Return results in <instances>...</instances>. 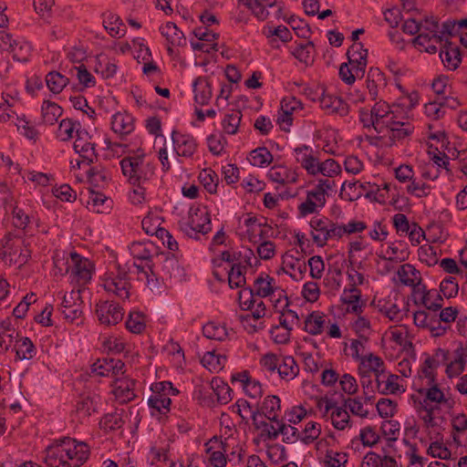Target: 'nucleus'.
<instances>
[{
	"mask_svg": "<svg viewBox=\"0 0 467 467\" xmlns=\"http://www.w3.org/2000/svg\"><path fill=\"white\" fill-rule=\"evenodd\" d=\"M89 446L70 437L55 440L45 450L48 467H81L89 458Z\"/></svg>",
	"mask_w": 467,
	"mask_h": 467,
	"instance_id": "f257e3e1",
	"label": "nucleus"
},
{
	"mask_svg": "<svg viewBox=\"0 0 467 467\" xmlns=\"http://www.w3.org/2000/svg\"><path fill=\"white\" fill-rule=\"evenodd\" d=\"M128 155L120 161V169L127 182L132 186H141L150 181L155 175L156 166L149 159L142 148L128 150Z\"/></svg>",
	"mask_w": 467,
	"mask_h": 467,
	"instance_id": "f03ea898",
	"label": "nucleus"
},
{
	"mask_svg": "<svg viewBox=\"0 0 467 467\" xmlns=\"http://www.w3.org/2000/svg\"><path fill=\"white\" fill-rule=\"evenodd\" d=\"M101 285L110 296L121 300H129L133 288L129 271L118 263L100 277Z\"/></svg>",
	"mask_w": 467,
	"mask_h": 467,
	"instance_id": "7ed1b4c3",
	"label": "nucleus"
},
{
	"mask_svg": "<svg viewBox=\"0 0 467 467\" xmlns=\"http://www.w3.org/2000/svg\"><path fill=\"white\" fill-rule=\"evenodd\" d=\"M259 365L269 377L277 374L280 379L289 382L299 374L300 368L292 356H282L268 352L260 358Z\"/></svg>",
	"mask_w": 467,
	"mask_h": 467,
	"instance_id": "20e7f679",
	"label": "nucleus"
},
{
	"mask_svg": "<svg viewBox=\"0 0 467 467\" xmlns=\"http://www.w3.org/2000/svg\"><path fill=\"white\" fill-rule=\"evenodd\" d=\"M387 119L388 122L385 124L386 127L382 133L374 138L382 145L391 147L413 134L415 127L409 121L408 117H398L390 109Z\"/></svg>",
	"mask_w": 467,
	"mask_h": 467,
	"instance_id": "39448f33",
	"label": "nucleus"
},
{
	"mask_svg": "<svg viewBox=\"0 0 467 467\" xmlns=\"http://www.w3.org/2000/svg\"><path fill=\"white\" fill-rule=\"evenodd\" d=\"M151 395L148 399V406L151 416H167L171 411V399L179 395L180 391L171 381L155 382L150 387Z\"/></svg>",
	"mask_w": 467,
	"mask_h": 467,
	"instance_id": "423d86ee",
	"label": "nucleus"
},
{
	"mask_svg": "<svg viewBox=\"0 0 467 467\" xmlns=\"http://www.w3.org/2000/svg\"><path fill=\"white\" fill-rule=\"evenodd\" d=\"M390 109V106L380 99L375 102L371 109L360 108L358 109V120L365 130H370L373 129L379 135L386 127L385 124L388 122L387 119Z\"/></svg>",
	"mask_w": 467,
	"mask_h": 467,
	"instance_id": "0eeeda50",
	"label": "nucleus"
},
{
	"mask_svg": "<svg viewBox=\"0 0 467 467\" xmlns=\"http://www.w3.org/2000/svg\"><path fill=\"white\" fill-rule=\"evenodd\" d=\"M415 390L419 394L415 395L417 402L426 405L435 403L436 406L443 405L450 410L454 407L455 401L451 398H446L437 381L428 385L420 384Z\"/></svg>",
	"mask_w": 467,
	"mask_h": 467,
	"instance_id": "6e6552de",
	"label": "nucleus"
},
{
	"mask_svg": "<svg viewBox=\"0 0 467 467\" xmlns=\"http://www.w3.org/2000/svg\"><path fill=\"white\" fill-rule=\"evenodd\" d=\"M124 313L123 307L113 300H100L95 305V314L99 324L107 327L119 324Z\"/></svg>",
	"mask_w": 467,
	"mask_h": 467,
	"instance_id": "1a4fd4ad",
	"label": "nucleus"
},
{
	"mask_svg": "<svg viewBox=\"0 0 467 467\" xmlns=\"http://www.w3.org/2000/svg\"><path fill=\"white\" fill-rule=\"evenodd\" d=\"M71 258V276L78 285H85L92 278L95 271V265L92 261L86 258L77 252L70 254Z\"/></svg>",
	"mask_w": 467,
	"mask_h": 467,
	"instance_id": "9d476101",
	"label": "nucleus"
},
{
	"mask_svg": "<svg viewBox=\"0 0 467 467\" xmlns=\"http://www.w3.org/2000/svg\"><path fill=\"white\" fill-rule=\"evenodd\" d=\"M317 406L320 410L324 409V414L330 411L331 423L335 429L344 431L351 427L350 416L347 408L337 406V403L329 399L318 400Z\"/></svg>",
	"mask_w": 467,
	"mask_h": 467,
	"instance_id": "9b49d317",
	"label": "nucleus"
},
{
	"mask_svg": "<svg viewBox=\"0 0 467 467\" xmlns=\"http://www.w3.org/2000/svg\"><path fill=\"white\" fill-rule=\"evenodd\" d=\"M205 452L209 455V462L213 467H225L227 463L226 452L230 450V441H223L217 436L211 438L205 444Z\"/></svg>",
	"mask_w": 467,
	"mask_h": 467,
	"instance_id": "f8f14e48",
	"label": "nucleus"
},
{
	"mask_svg": "<svg viewBox=\"0 0 467 467\" xmlns=\"http://www.w3.org/2000/svg\"><path fill=\"white\" fill-rule=\"evenodd\" d=\"M341 309L346 314L360 315L366 307V302L361 298L358 288L345 287L340 296Z\"/></svg>",
	"mask_w": 467,
	"mask_h": 467,
	"instance_id": "ddd939ff",
	"label": "nucleus"
},
{
	"mask_svg": "<svg viewBox=\"0 0 467 467\" xmlns=\"http://www.w3.org/2000/svg\"><path fill=\"white\" fill-rule=\"evenodd\" d=\"M347 57L349 67L358 78L365 75L368 64V49L364 48L362 43H353L347 51Z\"/></svg>",
	"mask_w": 467,
	"mask_h": 467,
	"instance_id": "4468645a",
	"label": "nucleus"
},
{
	"mask_svg": "<svg viewBox=\"0 0 467 467\" xmlns=\"http://www.w3.org/2000/svg\"><path fill=\"white\" fill-rule=\"evenodd\" d=\"M320 108L328 115H337L345 117L349 112L348 104L339 96L326 93L321 88V99L319 102Z\"/></svg>",
	"mask_w": 467,
	"mask_h": 467,
	"instance_id": "2eb2a0df",
	"label": "nucleus"
},
{
	"mask_svg": "<svg viewBox=\"0 0 467 467\" xmlns=\"http://www.w3.org/2000/svg\"><path fill=\"white\" fill-rule=\"evenodd\" d=\"M171 140L178 156L192 158L197 150L196 139L189 133H182L174 130L171 132Z\"/></svg>",
	"mask_w": 467,
	"mask_h": 467,
	"instance_id": "dca6fc26",
	"label": "nucleus"
},
{
	"mask_svg": "<svg viewBox=\"0 0 467 467\" xmlns=\"http://www.w3.org/2000/svg\"><path fill=\"white\" fill-rule=\"evenodd\" d=\"M125 363L112 358H99L91 365V372L99 377H113L124 373Z\"/></svg>",
	"mask_w": 467,
	"mask_h": 467,
	"instance_id": "f3484780",
	"label": "nucleus"
},
{
	"mask_svg": "<svg viewBox=\"0 0 467 467\" xmlns=\"http://www.w3.org/2000/svg\"><path fill=\"white\" fill-rule=\"evenodd\" d=\"M439 367L440 360L427 355L418 370V376L413 381V388L416 389L420 384L428 385L436 382L437 369Z\"/></svg>",
	"mask_w": 467,
	"mask_h": 467,
	"instance_id": "a211bd4d",
	"label": "nucleus"
},
{
	"mask_svg": "<svg viewBox=\"0 0 467 467\" xmlns=\"http://www.w3.org/2000/svg\"><path fill=\"white\" fill-rule=\"evenodd\" d=\"M220 257L222 261L229 263L231 265L253 266V261L255 264L258 263L254 251L248 247H243L241 250L223 251Z\"/></svg>",
	"mask_w": 467,
	"mask_h": 467,
	"instance_id": "6ab92c4d",
	"label": "nucleus"
},
{
	"mask_svg": "<svg viewBox=\"0 0 467 467\" xmlns=\"http://www.w3.org/2000/svg\"><path fill=\"white\" fill-rule=\"evenodd\" d=\"M232 383L239 382L244 393L252 399L260 398L263 395V387L259 380L253 379L248 370L233 374Z\"/></svg>",
	"mask_w": 467,
	"mask_h": 467,
	"instance_id": "aec40b11",
	"label": "nucleus"
},
{
	"mask_svg": "<svg viewBox=\"0 0 467 467\" xmlns=\"http://www.w3.org/2000/svg\"><path fill=\"white\" fill-rule=\"evenodd\" d=\"M112 394L121 404L133 400L136 397L134 392L135 381L128 378L116 379L112 384Z\"/></svg>",
	"mask_w": 467,
	"mask_h": 467,
	"instance_id": "412c9836",
	"label": "nucleus"
},
{
	"mask_svg": "<svg viewBox=\"0 0 467 467\" xmlns=\"http://www.w3.org/2000/svg\"><path fill=\"white\" fill-rule=\"evenodd\" d=\"M367 88L371 100L379 98L380 90L387 87L385 74L379 67H370L367 75Z\"/></svg>",
	"mask_w": 467,
	"mask_h": 467,
	"instance_id": "4be33fe9",
	"label": "nucleus"
},
{
	"mask_svg": "<svg viewBox=\"0 0 467 467\" xmlns=\"http://www.w3.org/2000/svg\"><path fill=\"white\" fill-rule=\"evenodd\" d=\"M255 8L254 10V16L259 21H265L270 13L268 8L276 7L275 13V18L279 19L283 16L285 9V3L282 0H254Z\"/></svg>",
	"mask_w": 467,
	"mask_h": 467,
	"instance_id": "5701e85b",
	"label": "nucleus"
},
{
	"mask_svg": "<svg viewBox=\"0 0 467 467\" xmlns=\"http://www.w3.org/2000/svg\"><path fill=\"white\" fill-rule=\"evenodd\" d=\"M101 403V398L95 393L83 394L76 404V412L82 418H88L93 413L99 411V406Z\"/></svg>",
	"mask_w": 467,
	"mask_h": 467,
	"instance_id": "b1692460",
	"label": "nucleus"
},
{
	"mask_svg": "<svg viewBox=\"0 0 467 467\" xmlns=\"http://www.w3.org/2000/svg\"><path fill=\"white\" fill-rule=\"evenodd\" d=\"M331 220L326 216H315L310 220L311 236L313 242L319 247L326 245L324 236L327 235Z\"/></svg>",
	"mask_w": 467,
	"mask_h": 467,
	"instance_id": "393cba45",
	"label": "nucleus"
},
{
	"mask_svg": "<svg viewBox=\"0 0 467 467\" xmlns=\"http://www.w3.org/2000/svg\"><path fill=\"white\" fill-rule=\"evenodd\" d=\"M111 130L120 136L130 134L134 130V118L127 111L117 112L111 117Z\"/></svg>",
	"mask_w": 467,
	"mask_h": 467,
	"instance_id": "a878e982",
	"label": "nucleus"
},
{
	"mask_svg": "<svg viewBox=\"0 0 467 467\" xmlns=\"http://www.w3.org/2000/svg\"><path fill=\"white\" fill-rule=\"evenodd\" d=\"M263 35L267 38L268 44L273 48H278L279 45L277 39L283 43H288L292 40L293 36L290 30L285 26H277L272 27L266 25L263 27Z\"/></svg>",
	"mask_w": 467,
	"mask_h": 467,
	"instance_id": "bb28decb",
	"label": "nucleus"
},
{
	"mask_svg": "<svg viewBox=\"0 0 467 467\" xmlns=\"http://www.w3.org/2000/svg\"><path fill=\"white\" fill-rule=\"evenodd\" d=\"M129 249L134 259L146 262L148 269L154 266L152 263L154 245L152 243L133 242L129 246Z\"/></svg>",
	"mask_w": 467,
	"mask_h": 467,
	"instance_id": "cd10ccee",
	"label": "nucleus"
},
{
	"mask_svg": "<svg viewBox=\"0 0 467 467\" xmlns=\"http://www.w3.org/2000/svg\"><path fill=\"white\" fill-rule=\"evenodd\" d=\"M260 417L267 420H276L281 414V400L276 395H269L265 398L261 404H257Z\"/></svg>",
	"mask_w": 467,
	"mask_h": 467,
	"instance_id": "c85d7f7f",
	"label": "nucleus"
},
{
	"mask_svg": "<svg viewBox=\"0 0 467 467\" xmlns=\"http://www.w3.org/2000/svg\"><path fill=\"white\" fill-rule=\"evenodd\" d=\"M159 31L165 37L167 43L171 46L185 47L187 44L183 32L173 22L161 25Z\"/></svg>",
	"mask_w": 467,
	"mask_h": 467,
	"instance_id": "c756f323",
	"label": "nucleus"
},
{
	"mask_svg": "<svg viewBox=\"0 0 467 467\" xmlns=\"http://www.w3.org/2000/svg\"><path fill=\"white\" fill-rule=\"evenodd\" d=\"M194 100L201 106L207 105L212 99V84L206 77H198L192 84Z\"/></svg>",
	"mask_w": 467,
	"mask_h": 467,
	"instance_id": "7c9ffc66",
	"label": "nucleus"
},
{
	"mask_svg": "<svg viewBox=\"0 0 467 467\" xmlns=\"http://www.w3.org/2000/svg\"><path fill=\"white\" fill-rule=\"evenodd\" d=\"M267 177L270 181L283 185L295 183L298 179V175L295 171L282 165L273 166L268 171Z\"/></svg>",
	"mask_w": 467,
	"mask_h": 467,
	"instance_id": "2f4dec72",
	"label": "nucleus"
},
{
	"mask_svg": "<svg viewBox=\"0 0 467 467\" xmlns=\"http://www.w3.org/2000/svg\"><path fill=\"white\" fill-rule=\"evenodd\" d=\"M399 376L391 373L377 374L376 386L378 391L381 394H397L400 392V386L399 384Z\"/></svg>",
	"mask_w": 467,
	"mask_h": 467,
	"instance_id": "473e14b6",
	"label": "nucleus"
},
{
	"mask_svg": "<svg viewBox=\"0 0 467 467\" xmlns=\"http://www.w3.org/2000/svg\"><path fill=\"white\" fill-rule=\"evenodd\" d=\"M282 420L276 418V420H267L265 417L257 418L256 421H254V425L256 430L261 431V437L264 440H275L279 436L277 428L282 424Z\"/></svg>",
	"mask_w": 467,
	"mask_h": 467,
	"instance_id": "72a5a7b5",
	"label": "nucleus"
},
{
	"mask_svg": "<svg viewBox=\"0 0 467 467\" xmlns=\"http://www.w3.org/2000/svg\"><path fill=\"white\" fill-rule=\"evenodd\" d=\"M277 286L274 277L262 272L254 279L252 287L257 297L265 298L270 296Z\"/></svg>",
	"mask_w": 467,
	"mask_h": 467,
	"instance_id": "f704fd0d",
	"label": "nucleus"
},
{
	"mask_svg": "<svg viewBox=\"0 0 467 467\" xmlns=\"http://www.w3.org/2000/svg\"><path fill=\"white\" fill-rule=\"evenodd\" d=\"M466 364L467 355L462 350V344H460L459 347L453 351V359L446 365V375L450 379L458 377L463 372Z\"/></svg>",
	"mask_w": 467,
	"mask_h": 467,
	"instance_id": "c9c22d12",
	"label": "nucleus"
},
{
	"mask_svg": "<svg viewBox=\"0 0 467 467\" xmlns=\"http://www.w3.org/2000/svg\"><path fill=\"white\" fill-rule=\"evenodd\" d=\"M440 57L444 67L450 70H455L462 62L460 48L452 46L451 43H446L441 48Z\"/></svg>",
	"mask_w": 467,
	"mask_h": 467,
	"instance_id": "e433bc0d",
	"label": "nucleus"
},
{
	"mask_svg": "<svg viewBox=\"0 0 467 467\" xmlns=\"http://www.w3.org/2000/svg\"><path fill=\"white\" fill-rule=\"evenodd\" d=\"M385 364L383 359L372 353L363 356L359 360L358 373H374L375 379L377 374L384 372Z\"/></svg>",
	"mask_w": 467,
	"mask_h": 467,
	"instance_id": "4c0bfd02",
	"label": "nucleus"
},
{
	"mask_svg": "<svg viewBox=\"0 0 467 467\" xmlns=\"http://www.w3.org/2000/svg\"><path fill=\"white\" fill-rule=\"evenodd\" d=\"M360 467H398L397 461L385 453L379 454L375 451H368L363 457Z\"/></svg>",
	"mask_w": 467,
	"mask_h": 467,
	"instance_id": "58836bf2",
	"label": "nucleus"
},
{
	"mask_svg": "<svg viewBox=\"0 0 467 467\" xmlns=\"http://www.w3.org/2000/svg\"><path fill=\"white\" fill-rule=\"evenodd\" d=\"M34 220L32 211L23 207L15 206L12 210V224L16 229L22 230L25 234L31 231V223Z\"/></svg>",
	"mask_w": 467,
	"mask_h": 467,
	"instance_id": "ea45409f",
	"label": "nucleus"
},
{
	"mask_svg": "<svg viewBox=\"0 0 467 467\" xmlns=\"http://www.w3.org/2000/svg\"><path fill=\"white\" fill-rule=\"evenodd\" d=\"M290 52L295 58H296L300 63L305 64L306 67L311 66L314 63L316 49L312 41L297 43Z\"/></svg>",
	"mask_w": 467,
	"mask_h": 467,
	"instance_id": "a19ab883",
	"label": "nucleus"
},
{
	"mask_svg": "<svg viewBox=\"0 0 467 467\" xmlns=\"http://www.w3.org/2000/svg\"><path fill=\"white\" fill-rule=\"evenodd\" d=\"M16 358L18 360H30L36 357L37 349L32 340L27 337L16 338L15 346Z\"/></svg>",
	"mask_w": 467,
	"mask_h": 467,
	"instance_id": "79ce46f5",
	"label": "nucleus"
},
{
	"mask_svg": "<svg viewBox=\"0 0 467 467\" xmlns=\"http://www.w3.org/2000/svg\"><path fill=\"white\" fill-rule=\"evenodd\" d=\"M409 254L408 244L403 241H397L387 248L386 254L382 256V259L394 263H401L409 258Z\"/></svg>",
	"mask_w": 467,
	"mask_h": 467,
	"instance_id": "37998d69",
	"label": "nucleus"
},
{
	"mask_svg": "<svg viewBox=\"0 0 467 467\" xmlns=\"http://www.w3.org/2000/svg\"><path fill=\"white\" fill-rule=\"evenodd\" d=\"M76 152L79 154V158L82 161H78V167L80 168V164L87 162L88 165L93 162L96 158L95 144L88 142L78 136L73 146Z\"/></svg>",
	"mask_w": 467,
	"mask_h": 467,
	"instance_id": "c03bdc74",
	"label": "nucleus"
},
{
	"mask_svg": "<svg viewBox=\"0 0 467 467\" xmlns=\"http://www.w3.org/2000/svg\"><path fill=\"white\" fill-rule=\"evenodd\" d=\"M304 330L312 336L320 335L326 325V316L320 311H313L307 315L304 322Z\"/></svg>",
	"mask_w": 467,
	"mask_h": 467,
	"instance_id": "a18cd8bd",
	"label": "nucleus"
},
{
	"mask_svg": "<svg viewBox=\"0 0 467 467\" xmlns=\"http://www.w3.org/2000/svg\"><path fill=\"white\" fill-rule=\"evenodd\" d=\"M124 424L122 413L118 411L104 414L99 422V429L105 433L121 430Z\"/></svg>",
	"mask_w": 467,
	"mask_h": 467,
	"instance_id": "49530a36",
	"label": "nucleus"
},
{
	"mask_svg": "<svg viewBox=\"0 0 467 467\" xmlns=\"http://www.w3.org/2000/svg\"><path fill=\"white\" fill-rule=\"evenodd\" d=\"M301 102L294 97L284 98L280 102V112L277 121L291 126L293 123V112L299 109Z\"/></svg>",
	"mask_w": 467,
	"mask_h": 467,
	"instance_id": "de8ad7c7",
	"label": "nucleus"
},
{
	"mask_svg": "<svg viewBox=\"0 0 467 467\" xmlns=\"http://www.w3.org/2000/svg\"><path fill=\"white\" fill-rule=\"evenodd\" d=\"M103 26L113 37H121L125 35V26L116 14L110 12L103 14Z\"/></svg>",
	"mask_w": 467,
	"mask_h": 467,
	"instance_id": "09e8293b",
	"label": "nucleus"
},
{
	"mask_svg": "<svg viewBox=\"0 0 467 467\" xmlns=\"http://www.w3.org/2000/svg\"><path fill=\"white\" fill-rule=\"evenodd\" d=\"M210 389L215 394L217 402L220 404H227L233 400V389L221 378H213L210 383Z\"/></svg>",
	"mask_w": 467,
	"mask_h": 467,
	"instance_id": "8fccbe9b",
	"label": "nucleus"
},
{
	"mask_svg": "<svg viewBox=\"0 0 467 467\" xmlns=\"http://www.w3.org/2000/svg\"><path fill=\"white\" fill-rule=\"evenodd\" d=\"M411 400L414 403V408L418 415H420L421 420L426 428H433L437 425L435 421V410L438 409L436 405H426L421 402H417L415 395H411Z\"/></svg>",
	"mask_w": 467,
	"mask_h": 467,
	"instance_id": "3c124183",
	"label": "nucleus"
},
{
	"mask_svg": "<svg viewBox=\"0 0 467 467\" xmlns=\"http://www.w3.org/2000/svg\"><path fill=\"white\" fill-rule=\"evenodd\" d=\"M89 189L99 190L108 186L110 178L109 172L102 167H91L87 171Z\"/></svg>",
	"mask_w": 467,
	"mask_h": 467,
	"instance_id": "603ef678",
	"label": "nucleus"
},
{
	"mask_svg": "<svg viewBox=\"0 0 467 467\" xmlns=\"http://www.w3.org/2000/svg\"><path fill=\"white\" fill-rule=\"evenodd\" d=\"M63 109L56 102L44 100L41 106L42 120L47 125H54L62 116Z\"/></svg>",
	"mask_w": 467,
	"mask_h": 467,
	"instance_id": "864d4df0",
	"label": "nucleus"
},
{
	"mask_svg": "<svg viewBox=\"0 0 467 467\" xmlns=\"http://www.w3.org/2000/svg\"><path fill=\"white\" fill-rule=\"evenodd\" d=\"M442 36L439 34H432L431 36L427 34H419L414 39V44L430 54H435L438 46H442Z\"/></svg>",
	"mask_w": 467,
	"mask_h": 467,
	"instance_id": "5fc2aeb1",
	"label": "nucleus"
},
{
	"mask_svg": "<svg viewBox=\"0 0 467 467\" xmlns=\"http://www.w3.org/2000/svg\"><path fill=\"white\" fill-rule=\"evenodd\" d=\"M94 70L98 75H100L102 78L109 79L116 75L118 66L115 59L109 58L106 56H99Z\"/></svg>",
	"mask_w": 467,
	"mask_h": 467,
	"instance_id": "6e6d98bb",
	"label": "nucleus"
},
{
	"mask_svg": "<svg viewBox=\"0 0 467 467\" xmlns=\"http://www.w3.org/2000/svg\"><path fill=\"white\" fill-rule=\"evenodd\" d=\"M47 87L55 95L60 94L69 84V78L58 71H50L45 78Z\"/></svg>",
	"mask_w": 467,
	"mask_h": 467,
	"instance_id": "4d7b16f0",
	"label": "nucleus"
},
{
	"mask_svg": "<svg viewBox=\"0 0 467 467\" xmlns=\"http://www.w3.org/2000/svg\"><path fill=\"white\" fill-rule=\"evenodd\" d=\"M397 275L400 283L404 285L416 287L420 284V273L410 264L402 265L399 268Z\"/></svg>",
	"mask_w": 467,
	"mask_h": 467,
	"instance_id": "13d9d810",
	"label": "nucleus"
},
{
	"mask_svg": "<svg viewBox=\"0 0 467 467\" xmlns=\"http://www.w3.org/2000/svg\"><path fill=\"white\" fill-rule=\"evenodd\" d=\"M273 154L266 147H258L250 151L248 161L255 167H266L272 163Z\"/></svg>",
	"mask_w": 467,
	"mask_h": 467,
	"instance_id": "bf43d9fd",
	"label": "nucleus"
},
{
	"mask_svg": "<svg viewBox=\"0 0 467 467\" xmlns=\"http://www.w3.org/2000/svg\"><path fill=\"white\" fill-rule=\"evenodd\" d=\"M224 355L216 354L215 350L207 351L201 359V363L211 372L222 370L226 363Z\"/></svg>",
	"mask_w": 467,
	"mask_h": 467,
	"instance_id": "052dcab7",
	"label": "nucleus"
},
{
	"mask_svg": "<svg viewBox=\"0 0 467 467\" xmlns=\"http://www.w3.org/2000/svg\"><path fill=\"white\" fill-rule=\"evenodd\" d=\"M180 229L190 238L199 240L200 235H205L212 231L211 218H204V223L193 226L189 223H179Z\"/></svg>",
	"mask_w": 467,
	"mask_h": 467,
	"instance_id": "680f3d73",
	"label": "nucleus"
},
{
	"mask_svg": "<svg viewBox=\"0 0 467 467\" xmlns=\"http://www.w3.org/2000/svg\"><path fill=\"white\" fill-rule=\"evenodd\" d=\"M202 334L209 339L224 341L228 338V330L224 325L208 322L202 327Z\"/></svg>",
	"mask_w": 467,
	"mask_h": 467,
	"instance_id": "e2e57ef3",
	"label": "nucleus"
},
{
	"mask_svg": "<svg viewBox=\"0 0 467 467\" xmlns=\"http://www.w3.org/2000/svg\"><path fill=\"white\" fill-rule=\"evenodd\" d=\"M126 328L133 334H140L146 328V317L142 312L130 311L125 322Z\"/></svg>",
	"mask_w": 467,
	"mask_h": 467,
	"instance_id": "0e129e2a",
	"label": "nucleus"
},
{
	"mask_svg": "<svg viewBox=\"0 0 467 467\" xmlns=\"http://www.w3.org/2000/svg\"><path fill=\"white\" fill-rule=\"evenodd\" d=\"M83 301L79 300L76 304H73L71 306L58 308V311L61 313L67 322L79 325L83 321Z\"/></svg>",
	"mask_w": 467,
	"mask_h": 467,
	"instance_id": "69168bd1",
	"label": "nucleus"
},
{
	"mask_svg": "<svg viewBox=\"0 0 467 467\" xmlns=\"http://www.w3.org/2000/svg\"><path fill=\"white\" fill-rule=\"evenodd\" d=\"M242 117V112L238 109L226 113L222 120L223 131L229 135H235L239 130Z\"/></svg>",
	"mask_w": 467,
	"mask_h": 467,
	"instance_id": "338daca9",
	"label": "nucleus"
},
{
	"mask_svg": "<svg viewBox=\"0 0 467 467\" xmlns=\"http://www.w3.org/2000/svg\"><path fill=\"white\" fill-rule=\"evenodd\" d=\"M348 460V453L328 449L325 453L324 463L326 467H346Z\"/></svg>",
	"mask_w": 467,
	"mask_h": 467,
	"instance_id": "774afa93",
	"label": "nucleus"
}]
</instances>
